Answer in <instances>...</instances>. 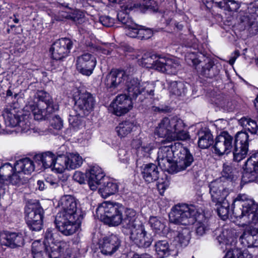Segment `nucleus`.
<instances>
[{
	"instance_id": "f257e3e1",
	"label": "nucleus",
	"mask_w": 258,
	"mask_h": 258,
	"mask_svg": "<svg viewBox=\"0 0 258 258\" xmlns=\"http://www.w3.org/2000/svg\"><path fill=\"white\" fill-rule=\"evenodd\" d=\"M58 206L61 210L56 215V227L63 235H72L79 228L83 219L78 208V201L71 195H64L60 199Z\"/></svg>"
},
{
	"instance_id": "f03ea898",
	"label": "nucleus",
	"mask_w": 258,
	"mask_h": 258,
	"mask_svg": "<svg viewBox=\"0 0 258 258\" xmlns=\"http://www.w3.org/2000/svg\"><path fill=\"white\" fill-rule=\"evenodd\" d=\"M96 213L104 223L112 226L121 224L126 229L137 217L133 209H125L120 203L108 201L100 204Z\"/></svg>"
},
{
	"instance_id": "7ed1b4c3",
	"label": "nucleus",
	"mask_w": 258,
	"mask_h": 258,
	"mask_svg": "<svg viewBox=\"0 0 258 258\" xmlns=\"http://www.w3.org/2000/svg\"><path fill=\"white\" fill-rule=\"evenodd\" d=\"M154 133L169 141H187L190 139L183 121L178 116L164 117L156 127Z\"/></svg>"
},
{
	"instance_id": "20e7f679",
	"label": "nucleus",
	"mask_w": 258,
	"mask_h": 258,
	"mask_svg": "<svg viewBox=\"0 0 258 258\" xmlns=\"http://www.w3.org/2000/svg\"><path fill=\"white\" fill-rule=\"evenodd\" d=\"M32 166V161L27 157L17 161L14 168L10 163H5L0 167V183L9 181L13 185L23 183V174L30 175Z\"/></svg>"
},
{
	"instance_id": "39448f33",
	"label": "nucleus",
	"mask_w": 258,
	"mask_h": 258,
	"mask_svg": "<svg viewBox=\"0 0 258 258\" xmlns=\"http://www.w3.org/2000/svg\"><path fill=\"white\" fill-rule=\"evenodd\" d=\"M200 215V212L195 206L179 204L172 208L169 217L172 223L190 225L194 224Z\"/></svg>"
},
{
	"instance_id": "423d86ee",
	"label": "nucleus",
	"mask_w": 258,
	"mask_h": 258,
	"mask_svg": "<svg viewBox=\"0 0 258 258\" xmlns=\"http://www.w3.org/2000/svg\"><path fill=\"white\" fill-rule=\"evenodd\" d=\"M58 109V105L54 104L49 95L46 92L38 91L33 100V117L35 120L43 118L45 111L52 113Z\"/></svg>"
},
{
	"instance_id": "0eeeda50",
	"label": "nucleus",
	"mask_w": 258,
	"mask_h": 258,
	"mask_svg": "<svg viewBox=\"0 0 258 258\" xmlns=\"http://www.w3.org/2000/svg\"><path fill=\"white\" fill-rule=\"evenodd\" d=\"M130 232V238L135 244L139 247H148L151 244L153 239L150 234H148L142 222L137 217L127 227Z\"/></svg>"
},
{
	"instance_id": "6e6552de",
	"label": "nucleus",
	"mask_w": 258,
	"mask_h": 258,
	"mask_svg": "<svg viewBox=\"0 0 258 258\" xmlns=\"http://www.w3.org/2000/svg\"><path fill=\"white\" fill-rule=\"evenodd\" d=\"M73 96L75 109L79 116L87 115L93 110L95 100L90 93L76 89L74 91Z\"/></svg>"
},
{
	"instance_id": "1a4fd4ad",
	"label": "nucleus",
	"mask_w": 258,
	"mask_h": 258,
	"mask_svg": "<svg viewBox=\"0 0 258 258\" xmlns=\"http://www.w3.org/2000/svg\"><path fill=\"white\" fill-rule=\"evenodd\" d=\"M174 161L169 169V173L174 174L186 170L194 162V157L189 150L182 145L177 144Z\"/></svg>"
},
{
	"instance_id": "9d476101",
	"label": "nucleus",
	"mask_w": 258,
	"mask_h": 258,
	"mask_svg": "<svg viewBox=\"0 0 258 258\" xmlns=\"http://www.w3.org/2000/svg\"><path fill=\"white\" fill-rule=\"evenodd\" d=\"M83 163L82 157L78 153H69L57 156L54 170L58 173L66 170H74L81 166Z\"/></svg>"
},
{
	"instance_id": "9b49d317",
	"label": "nucleus",
	"mask_w": 258,
	"mask_h": 258,
	"mask_svg": "<svg viewBox=\"0 0 258 258\" xmlns=\"http://www.w3.org/2000/svg\"><path fill=\"white\" fill-rule=\"evenodd\" d=\"M126 90L131 100L136 99L140 95L146 96L154 95V86L152 84L142 82L138 79L128 78L126 83Z\"/></svg>"
},
{
	"instance_id": "f8f14e48",
	"label": "nucleus",
	"mask_w": 258,
	"mask_h": 258,
	"mask_svg": "<svg viewBox=\"0 0 258 258\" xmlns=\"http://www.w3.org/2000/svg\"><path fill=\"white\" fill-rule=\"evenodd\" d=\"M54 239L53 230L48 229L45 234L43 244H40L37 249L33 250V255L44 250L48 253L49 258L59 257L62 252V247L60 244H55Z\"/></svg>"
},
{
	"instance_id": "ddd939ff",
	"label": "nucleus",
	"mask_w": 258,
	"mask_h": 258,
	"mask_svg": "<svg viewBox=\"0 0 258 258\" xmlns=\"http://www.w3.org/2000/svg\"><path fill=\"white\" fill-rule=\"evenodd\" d=\"M177 144L161 146L159 148L157 154V160L159 166L163 170L169 173V169L171 167L174 161L175 153L177 149Z\"/></svg>"
},
{
	"instance_id": "4468645a",
	"label": "nucleus",
	"mask_w": 258,
	"mask_h": 258,
	"mask_svg": "<svg viewBox=\"0 0 258 258\" xmlns=\"http://www.w3.org/2000/svg\"><path fill=\"white\" fill-rule=\"evenodd\" d=\"M249 142V136L246 132H239L236 134L233 150L235 161L239 162L245 158L248 151Z\"/></svg>"
},
{
	"instance_id": "2eb2a0df",
	"label": "nucleus",
	"mask_w": 258,
	"mask_h": 258,
	"mask_svg": "<svg viewBox=\"0 0 258 258\" xmlns=\"http://www.w3.org/2000/svg\"><path fill=\"white\" fill-rule=\"evenodd\" d=\"M132 106V100L125 94H120L110 104L108 110L117 116H121L128 112Z\"/></svg>"
},
{
	"instance_id": "dca6fc26",
	"label": "nucleus",
	"mask_w": 258,
	"mask_h": 258,
	"mask_svg": "<svg viewBox=\"0 0 258 258\" xmlns=\"http://www.w3.org/2000/svg\"><path fill=\"white\" fill-rule=\"evenodd\" d=\"M57 156L50 151L43 153L36 154L33 157V170L34 168L43 169L50 168L52 171L58 173L54 170V166L56 162Z\"/></svg>"
},
{
	"instance_id": "f3484780",
	"label": "nucleus",
	"mask_w": 258,
	"mask_h": 258,
	"mask_svg": "<svg viewBox=\"0 0 258 258\" xmlns=\"http://www.w3.org/2000/svg\"><path fill=\"white\" fill-rule=\"evenodd\" d=\"M73 44V41L67 38H62L54 42L50 49L52 58L60 60L67 56Z\"/></svg>"
},
{
	"instance_id": "a211bd4d",
	"label": "nucleus",
	"mask_w": 258,
	"mask_h": 258,
	"mask_svg": "<svg viewBox=\"0 0 258 258\" xmlns=\"http://www.w3.org/2000/svg\"><path fill=\"white\" fill-rule=\"evenodd\" d=\"M95 57L89 53H85L78 56L76 61L77 70L83 75L89 76L96 65Z\"/></svg>"
},
{
	"instance_id": "6ab92c4d",
	"label": "nucleus",
	"mask_w": 258,
	"mask_h": 258,
	"mask_svg": "<svg viewBox=\"0 0 258 258\" xmlns=\"http://www.w3.org/2000/svg\"><path fill=\"white\" fill-rule=\"evenodd\" d=\"M233 138L227 132H223L217 136L214 144L215 153L221 156L229 154L233 147Z\"/></svg>"
},
{
	"instance_id": "aec40b11",
	"label": "nucleus",
	"mask_w": 258,
	"mask_h": 258,
	"mask_svg": "<svg viewBox=\"0 0 258 258\" xmlns=\"http://www.w3.org/2000/svg\"><path fill=\"white\" fill-rule=\"evenodd\" d=\"M86 177L88 185L92 190H96L98 186L107 179L102 169L97 165L89 166L86 171Z\"/></svg>"
},
{
	"instance_id": "412c9836",
	"label": "nucleus",
	"mask_w": 258,
	"mask_h": 258,
	"mask_svg": "<svg viewBox=\"0 0 258 258\" xmlns=\"http://www.w3.org/2000/svg\"><path fill=\"white\" fill-rule=\"evenodd\" d=\"M118 237L114 234L105 236L99 240V247L101 252L105 255H111L120 246Z\"/></svg>"
},
{
	"instance_id": "4be33fe9",
	"label": "nucleus",
	"mask_w": 258,
	"mask_h": 258,
	"mask_svg": "<svg viewBox=\"0 0 258 258\" xmlns=\"http://www.w3.org/2000/svg\"><path fill=\"white\" fill-rule=\"evenodd\" d=\"M127 76L124 71L119 70H112L105 77L104 83L108 89L114 90L123 83L126 79Z\"/></svg>"
},
{
	"instance_id": "5701e85b",
	"label": "nucleus",
	"mask_w": 258,
	"mask_h": 258,
	"mask_svg": "<svg viewBox=\"0 0 258 258\" xmlns=\"http://www.w3.org/2000/svg\"><path fill=\"white\" fill-rule=\"evenodd\" d=\"M209 186L212 201L215 205L227 201L226 197L228 195V192L220 180H216L211 182Z\"/></svg>"
},
{
	"instance_id": "b1692460",
	"label": "nucleus",
	"mask_w": 258,
	"mask_h": 258,
	"mask_svg": "<svg viewBox=\"0 0 258 258\" xmlns=\"http://www.w3.org/2000/svg\"><path fill=\"white\" fill-rule=\"evenodd\" d=\"M22 115L19 108L13 105H7L3 111L5 124L9 127L17 126L20 123Z\"/></svg>"
},
{
	"instance_id": "393cba45",
	"label": "nucleus",
	"mask_w": 258,
	"mask_h": 258,
	"mask_svg": "<svg viewBox=\"0 0 258 258\" xmlns=\"http://www.w3.org/2000/svg\"><path fill=\"white\" fill-rule=\"evenodd\" d=\"M0 243L3 245L15 248L22 245L24 243V239L21 234L3 232L0 233Z\"/></svg>"
},
{
	"instance_id": "a878e982",
	"label": "nucleus",
	"mask_w": 258,
	"mask_h": 258,
	"mask_svg": "<svg viewBox=\"0 0 258 258\" xmlns=\"http://www.w3.org/2000/svg\"><path fill=\"white\" fill-rule=\"evenodd\" d=\"M158 63L160 64L158 71L168 74H176L180 67L178 60L176 59L161 57Z\"/></svg>"
},
{
	"instance_id": "bb28decb",
	"label": "nucleus",
	"mask_w": 258,
	"mask_h": 258,
	"mask_svg": "<svg viewBox=\"0 0 258 258\" xmlns=\"http://www.w3.org/2000/svg\"><path fill=\"white\" fill-rule=\"evenodd\" d=\"M140 57V55L136 56L140 65L158 71V67L160 65L158 62L160 60V58H161L160 55L151 52H146L141 58Z\"/></svg>"
},
{
	"instance_id": "cd10ccee",
	"label": "nucleus",
	"mask_w": 258,
	"mask_h": 258,
	"mask_svg": "<svg viewBox=\"0 0 258 258\" xmlns=\"http://www.w3.org/2000/svg\"><path fill=\"white\" fill-rule=\"evenodd\" d=\"M236 202L242 203L241 214L236 215L237 218L243 216V214L247 213L248 211H254L256 209H258V204L256 203L253 199L249 198L245 194H239L237 195L236 198L233 200L234 203Z\"/></svg>"
},
{
	"instance_id": "c85d7f7f",
	"label": "nucleus",
	"mask_w": 258,
	"mask_h": 258,
	"mask_svg": "<svg viewBox=\"0 0 258 258\" xmlns=\"http://www.w3.org/2000/svg\"><path fill=\"white\" fill-rule=\"evenodd\" d=\"M141 173L143 179L147 183L153 182L159 178V169L153 163L144 164L142 166Z\"/></svg>"
},
{
	"instance_id": "c756f323",
	"label": "nucleus",
	"mask_w": 258,
	"mask_h": 258,
	"mask_svg": "<svg viewBox=\"0 0 258 258\" xmlns=\"http://www.w3.org/2000/svg\"><path fill=\"white\" fill-rule=\"evenodd\" d=\"M245 176L250 179L258 177V152L253 154L245 164Z\"/></svg>"
},
{
	"instance_id": "7c9ffc66",
	"label": "nucleus",
	"mask_w": 258,
	"mask_h": 258,
	"mask_svg": "<svg viewBox=\"0 0 258 258\" xmlns=\"http://www.w3.org/2000/svg\"><path fill=\"white\" fill-rule=\"evenodd\" d=\"M103 184L99 188L98 192L104 199H106L118 191V182L113 180H104Z\"/></svg>"
},
{
	"instance_id": "2f4dec72",
	"label": "nucleus",
	"mask_w": 258,
	"mask_h": 258,
	"mask_svg": "<svg viewBox=\"0 0 258 258\" xmlns=\"http://www.w3.org/2000/svg\"><path fill=\"white\" fill-rule=\"evenodd\" d=\"M33 231L42 228L44 210L39 203H33Z\"/></svg>"
},
{
	"instance_id": "473e14b6",
	"label": "nucleus",
	"mask_w": 258,
	"mask_h": 258,
	"mask_svg": "<svg viewBox=\"0 0 258 258\" xmlns=\"http://www.w3.org/2000/svg\"><path fill=\"white\" fill-rule=\"evenodd\" d=\"M24 113L23 114L22 120H20L19 125L22 132L28 133L31 129V112H32V107L31 105L26 106L24 108Z\"/></svg>"
},
{
	"instance_id": "72a5a7b5",
	"label": "nucleus",
	"mask_w": 258,
	"mask_h": 258,
	"mask_svg": "<svg viewBox=\"0 0 258 258\" xmlns=\"http://www.w3.org/2000/svg\"><path fill=\"white\" fill-rule=\"evenodd\" d=\"M133 5L128 6L126 8L130 9H139L142 12L147 10L154 11L157 10L156 3L154 0H136Z\"/></svg>"
},
{
	"instance_id": "f704fd0d",
	"label": "nucleus",
	"mask_w": 258,
	"mask_h": 258,
	"mask_svg": "<svg viewBox=\"0 0 258 258\" xmlns=\"http://www.w3.org/2000/svg\"><path fill=\"white\" fill-rule=\"evenodd\" d=\"M243 243L247 242V247H258V229H252L250 232H244L240 236Z\"/></svg>"
},
{
	"instance_id": "c9c22d12",
	"label": "nucleus",
	"mask_w": 258,
	"mask_h": 258,
	"mask_svg": "<svg viewBox=\"0 0 258 258\" xmlns=\"http://www.w3.org/2000/svg\"><path fill=\"white\" fill-rule=\"evenodd\" d=\"M149 223L152 230L157 234L164 235L168 230L162 220L157 217H151Z\"/></svg>"
},
{
	"instance_id": "e433bc0d",
	"label": "nucleus",
	"mask_w": 258,
	"mask_h": 258,
	"mask_svg": "<svg viewBox=\"0 0 258 258\" xmlns=\"http://www.w3.org/2000/svg\"><path fill=\"white\" fill-rule=\"evenodd\" d=\"M131 5H133V3L121 6V10L117 14V19L118 21L124 25V28L131 24L134 26H135V23L133 22L127 14L131 11L134 10L135 9H130L126 8L128 6Z\"/></svg>"
},
{
	"instance_id": "4c0bfd02",
	"label": "nucleus",
	"mask_w": 258,
	"mask_h": 258,
	"mask_svg": "<svg viewBox=\"0 0 258 258\" xmlns=\"http://www.w3.org/2000/svg\"><path fill=\"white\" fill-rule=\"evenodd\" d=\"M174 241L177 242L181 246H186L190 238V231L187 228L173 232Z\"/></svg>"
},
{
	"instance_id": "58836bf2",
	"label": "nucleus",
	"mask_w": 258,
	"mask_h": 258,
	"mask_svg": "<svg viewBox=\"0 0 258 258\" xmlns=\"http://www.w3.org/2000/svg\"><path fill=\"white\" fill-rule=\"evenodd\" d=\"M198 145L200 148L206 149L213 144V136L210 132L200 131L198 133Z\"/></svg>"
},
{
	"instance_id": "ea45409f",
	"label": "nucleus",
	"mask_w": 258,
	"mask_h": 258,
	"mask_svg": "<svg viewBox=\"0 0 258 258\" xmlns=\"http://www.w3.org/2000/svg\"><path fill=\"white\" fill-rule=\"evenodd\" d=\"M154 247L156 253L159 258L167 257L170 254V248L166 240L156 242Z\"/></svg>"
},
{
	"instance_id": "a19ab883",
	"label": "nucleus",
	"mask_w": 258,
	"mask_h": 258,
	"mask_svg": "<svg viewBox=\"0 0 258 258\" xmlns=\"http://www.w3.org/2000/svg\"><path fill=\"white\" fill-rule=\"evenodd\" d=\"M234 234L232 233L231 230L225 229L223 231L221 234L219 235L217 240L220 244H225V248L228 249L227 246L235 243Z\"/></svg>"
},
{
	"instance_id": "79ce46f5",
	"label": "nucleus",
	"mask_w": 258,
	"mask_h": 258,
	"mask_svg": "<svg viewBox=\"0 0 258 258\" xmlns=\"http://www.w3.org/2000/svg\"><path fill=\"white\" fill-rule=\"evenodd\" d=\"M135 126L133 122L127 120L119 123L115 130L118 136L122 138L130 134Z\"/></svg>"
},
{
	"instance_id": "37998d69",
	"label": "nucleus",
	"mask_w": 258,
	"mask_h": 258,
	"mask_svg": "<svg viewBox=\"0 0 258 258\" xmlns=\"http://www.w3.org/2000/svg\"><path fill=\"white\" fill-rule=\"evenodd\" d=\"M245 28L247 29L252 35H256L258 32L257 22L254 18H249L247 16L244 17L241 20Z\"/></svg>"
},
{
	"instance_id": "c03bdc74",
	"label": "nucleus",
	"mask_w": 258,
	"mask_h": 258,
	"mask_svg": "<svg viewBox=\"0 0 258 258\" xmlns=\"http://www.w3.org/2000/svg\"><path fill=\"white\" fill-rule=\"evenodd\" d=\"M32 202L29 200L26 202L24 208V218L26 224L30 230H32Z\"/></svg>"
},
{
	"instance_id": "a18cd8bd",
	"label": "nucleus",
	"mask_w": 258,
	"mask_h": 258,
	"mask_svg": "<svg viewBox=\"0 0 258 258\" xmlns=\"http://www.w3.org/2000/svg\"><path fill=\"white\" fill-rule=\"evenodd\" d=\"M169 89L171 93L177 96L184 94L186 90L183 82L176 81L171 82Z\"/></svg>"
},
{
	"instance_id": "49530a36",
	"label": "nucleus",
	"mask_w": 258,
	"mask_h": 258,
	"mask_svg": "<svg viewBox=\"0 0 258 258\" xmlns=\"http://www.w3.org/2000/svg\"><path fill=\"white\" fill-rule=\"evenodd\" d=\"M154 148V143L151 142H149L148 140H146L140 149L137 151V156L140 157H148Z\"/></svg>"
},
{
	"instance_id": "de8ad7c7",
	"label": "nucleus",
	"mask_w": 258,
	"mask_h": 258,
	"mask_svg": "<svg viewBox=\"0 0 258 258\" xmlns=\"http://www.w3.org/2000/svg\"><path fill=\"white\" fill-rule=\"evenodd\" d=\"M247 255V250L242 251L237 248H230L224 258H246Z\"/></svg>"
},
{
	"instance_id": "09e8293b",
	"label": "nucleus",
	"mask_w": 258,
	"mask_h": 258,
	"mask_svg": "<svg viewBox=\"0 0 258 258\" xmlns=\"http://www.w3.org/2000/svg\"><path fill=\"white\" fill-rule=\"evenodd\" d=\"M217 206H218L217 211L219 216L223 220L227 219L228 216L229 207V204L227 201L220 203Z\"/></svg>"
},
{
	"instance_id": "8fccbe9b",
	"label": "nucleus",
	"mask_w": 258,
	"mask_h": 258,
	"mask_svg": "<svg viewBox=\"0 0 258 258\" xmlns=\"http://www.w3.org/2000/svg\"><path fill=\"white\" fill-rule=\"evenodd\" d=\"M258 209L254 211H249L247 213L243 214V216L238 217L239 219H243V220L248 223L258 224Z\"/></svg>"
},
{
	"instance_id": "3c124183",
	"label": "nucleus",
	"mask_w": 258,
	"mask_h": 258,
	"mask_svg": "<svg viewBox=\"0 0 258 258\" xmlns=\"http://www.w3.org/2000/svg\"><path fill=\"white\" fill-rule=\"evenodd\" d=\"M195 223V230L197 235L202 236L209 230V224L207 220L203 221H197Z\"/></svg>"
},
{
	"instance_id": "603ef678",
	"label": "nucleus",
	"mask_w": 258,
	"mask_h": 258,
	"mask_svg": "<svg viewBox=\"0 0 258 258\" xmlns=\"http://www.w3.org/2000/svg\"><path fill=\"white\" fill-rule=\"evenodd\" d=\"M241 123L251 134H257L258 126L254 120L251 119L244 118L241 119Z\"/></svg>"
},
{
	"instance_id": "864d4df0",
	"label": "nucleus",
	"mask_w": 258,
	"mask_h": 258,
	"mask_svg": "<svg viewBox=\"0 0 258 258\" xmlns=\"http://www.w3.org/2000/svg\"><path fill=\"white\" fill-rule=\"evenodd\" d=\"M214 69L213 62L209 61L203 67L201 74L206 77L212 78L217 74V72L214 71Z\"/></svg>"
},
{
	"instance_id": "5fc2aeb1",
	"label": "nucleus",
	"mask_w": 258,
	"mask_h": 258,
	"mask_svg": "<svg viewBox=\"0 0 258 258\" xmlns=\"http://www.w3.org/2000/svg\"><path fill=\"white\" fill-rule=\"evenodd\" d=\"M222 8L225 10L235 12L239 8V4L234 0H225Z\"/></svg>"
},
{
	"instance_id": "6e6d98bb",
	"label": "nucleus",
	"mask_w": 258,
	"mask_h": 258,
	"mask_svg": "<svg viewBox=\"0 0 258 258\" xmlns=\"http://www.w3.org/2000/svg\"><path fill=\"white\" fill-rule=\"evenodd\" d=\"M130 25L126 28H125L126 34L132 38H138L139 37L138 32H139L141 26H139L135 23V26H132Z\"/></svg>"
},
{
	"instance_id": "4d7b16f0",
	"label": "nucleus",
	"mask_w": 258,
	"mask_h": 258,
	"mask_svg": "<svg viewBox=\"0 0 258 258\" xmlns=\"http://www.w3.org/2000/svg\"><path fill=\"white\" fill-rule=\"evenodd\" d=\"M84 13L78 10H74L71 12V20L77 24H81L84 22Z\"/></svg>"
},
{
	"instance_id": "13d9d810",
	"label": "nucleus",
	"mask_w": 258,
	"mask_h": 258,
	"mask_svg": "<svg viewBox=\"0 0 258 258\" xmlns=\"http://www.w3.org/2000/svg\"><path fill=\"white\" fill-rule=\"evenodd\" d=\"M185 59L188 64L194 66H197L200 62L195 52H187L185 55Z\"/></svg>"
},
{
	"instance_id": "bf43d9fd",
	"label": "nucleus",
	"mask_w": 258,
	"mask_h": 258,
	"mask_svg": "<svg viewBox=\"0 0 258 258\" xmlns=\"http://www.w3.org/2000/svg\"><path fill=\"white\" fill-rule=\"evenodd\" d=\"M118 158L120 162L127 164L129 163L130 153L124 149H119L118 151Z\"/></svg>"
},
{
	"instance_id": "052dcab7",
	"label": "nucleus",
	"mask_w": 258,
	"mask_h": 258,
	"mask_svg": "<svg viewBox=\"0 0 258 258\" xmlns=\"http://www.w3.org/2000/svg\"><path fill=\"white\" fill-rule=\"evenodd\" d=\"M138 38L140 39H147L150 38L153 35V32L150 29L143 28L142 26L140 28L139 32H138Z\"/></svg>"
},
{
	"instance_id": "680f3d73",
	"label": "nucleus",
	"mask_w": 258,
	"mask_h": 258,
	"mask_svg": "<svg viewBox=\"0 0 258 258\" xmlns=\"http://www.w3.org/2000/svg\"><path fill=\"white\" fill-rule=\"evenodd\" d=\"M223 175L226 178H232L233 170L231 164L230 163H224L223 166Z\"/></svg>"
},
{
	"instance_id": "e2e57ef3",
	"label": "nucleus",
	"mask_w": 258,
	"mask_h": 258,
	"mask_svg": "<svg viewBox=\"0 0 258 258\" xmlns=\"http://www.w3.org/2000/svg\"><path fill=\"white\" fill-rule=\"evenodd\" d=\"M248 13L251 15V18L258 16V1L250 3L247 8Z\"/></svg>"
},
{
	"instance_id": "0e129e2a",
	"label": "nucleus",
	"mask_w": 258,
	"mask_h": 258,
	"mask_svg": "<svg viewBox=\"0 0 258 258\" xmlns=\"http://www.w3.org/2000/svg\"><path fill=\"white\" fill-rule=\"evenodd\" d=\"M146 140H148V139L145 137H142L141 136L137 137L133 140L132 142V146L138 151Z\"/></svg>"
},
{
	"instance_id": "69168bd1",
	"label": "nucleus",
	"mask_w": 258,
	"mask_h": 258,
	"mask_svg": "<svg viewBox=\"0 0 258 258\" xmlns=\"http://www.w3.org/2000/svg\"><path fill=\"white\" fill-rule=\"evenodd\" d=\"M51 126L56 130H60L63 126L62 120L58 115H55L52 119Z\"/></svg>"
},
{
	"instance_id": "338daca9",
	"label": "nucleus",
	"mask_w": 258,
	"mask_h": 258,
	"mask_svg": "<svg viewBox=\"0 0 258 258\" xmlns=\"http://www.w3.org/2000/svg\"><path fill=\"white\" fill-rule=\"evenodd\" d=\"M85 177H86V175H85L83 173L80 171H76L73 175V179L79 183L83 184L85 183Z\"/></svg>"
},
{
	"instance_id": "774afa93",
	"label": "nucleus",
	"mask_w": 258,
	"mask_h": 258,
	"mask_svg": "<svg viewBox=\"0 0 258 258\" xmlns=\"http://www.w3.org/2000/svg\"><path fill=\"white\" fill-rule=\"evenodd\" d=\"M100 21L102 25L106 27H111L113 24V19L107 16L101 17Z\"/></svg>"
}]
</instances>
